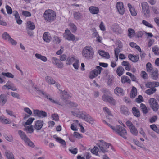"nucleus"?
I'll use <instances>...</instances> for the list:
<instances>
[{"mask_svg":"<svg viewBox=\"0 0 159 159\" xmlns=\"http://www.w3.org/2000/svg\"><path fill=\"white\" fill-rule=\"evenodd\" d=\"M142 23L146 26L151 28H153V26L151 24L145 20L142 21Z\"/></svg>","mask_w":159,"mask_h":159,"instance_id":"52","label":"nucleus"},{"mask_svg":"<svg viewBox=\"0 0 159 159\" xmlns=\"http://www.w3.org/2000/svg\"><path fill=\"white\" fill-rule=\"evenodd\" d=\"M128 57L129 60H131L134 62H137L139 58L138 55H133L131 54H129Z\"/></svg>","mask_w":159,"mask_h":159,"instance_id":"16","label":"nucleus"},{"mask_svg":"<svg viewBox=\"0 0 159 159\" xmlns=\"http://www.w3.org/2000/svg\"><path fill=\"white\" fill-rule=\"evenodd\" d=\"M56 139V140L62 145H65L66 143L65 141L60 137L55 138L53 137Z\"/></svg>","mask_w":159,"mask_h":159,"instance_id":"41","label":"nucleus"},{"mask_svg":"<svg viewBox=\"0 0 159 159\" xmlns=\"http://www.w3.org/2000/svg\"><path fill=\"white\" fill-rule=\"evenodd\" d=\"M22 14L26 17H30L31 16V13L26 11H22Z\"/></svg>","mask_w":159,"mask_h":159,"instance_id":"56","label":"nucleus"},{"mask_svg":"<svg viewBox=\"0 0 159 159\" xmlns=\"http://www.w3.org/2000/svg\"><path fill=\"white\" fill-rule=\"evenodd\" d=\"M7 101V97L4 94H2L0 95V103L2 105H4Z\"/></svg>","mask_w":159,"mask_h":159,"instance_id":"23","label":"nucleus"},{"mask_svg":"<svg viewBox=\"0 0 159 159\" xmlns=\"http://www.w3.org/2000/svg\"><path fill=\"white\" fill-rule=\"evenodd\" d=\"M153 82H148L146 84V87L150 88H155Z\"/></svg>","mask_w":159,"mask_h":159,"instance_id":"45","label":"nucleus"},{"mask_svg":"<svg viewBox=\"0 0 159 159\" xmlns=\"http://www.w3.org/2000/svg\"><path fill=\"white\" fill-rule=\"evenodd\" d=\"M122 65L123 66H125V69L126 70H130L129 66V64L128 62L125 61H123L122 62Z\"/></svg>","mask_w":159,"mask_h":159,"instance_id":"47","label":"nucleus"},{"mask_svg":"<svg viewBox=\"0 0 159 159\" xmlns=\"http://www.w3.org/2000/svg\"><path fill=\"white\" fill-rule=\"evenodd\" d=\"M142 11L143 12L147 10H149V7L148 4L146 2H143L141 4Z\"/></svg>","mask_w":159,"mask_h":159,"instance_id":"34","label":"nucleus"},{"mask_svg":"<svg viewBox=\"0 0 159 159\" xmlns=\"http://www.w3.org/2000/svg\"><path fill=\"white\" fill-rule=\"evenodd\" d=\"M85 120L90 124H93L94 121V119L88 114L86 117Z\"/></svg>","mask_w":159,"mask_h":159,"instance_id":"40","label":"nucleus"},{"mask_svg":"<svg viewBox=\"0 0 159 159\" xmlns=\"http://www.w3.org/2000/svg\"><path fill=\"white\" fill-rule=\"evenodd\" d=\"M120 111L121 113L125 115H128L129 113V110L126 106H122L120 108Z\"/></svg>","mask_w":159,"mask_h":159,"instance_id":"17","label":"nucleus"},{"mask_svg":"<svg viewBox=\"0 0 159 159\" xmlns=\"http://www.w3.org/2000/svg\"><path fill=\"white\" fill-rule=\"evenodd\" d=\"M45 80L48 84L53 85L56 83L55 81L49 76H47L45 77Z\"/></svg>","mask_w":159,"mask_h":159,"instance_id":"20","label":"nucleus"},{"mask_svg":"<svg viewBox=\"0 0 159 159\" xmlns=\"http://www.w3.org/2000/svg\"><path fill=\"white\" fill-rule=\"evenodd\" d=\"M147 71H148L149 70H147ZM151 71V76L154 79H156L158 78V72L157 70H150Z\"/></svg>","mask_w":159,"mask_h":159,"instance_id":"28","label":"nucleus"},{"mask_svg":"<svg viewBox=\"0 0 159 159\" xmlns=\"http://www.w3.org/2000/svg\"><path fill=\"white\" fill-rule=\"evenodd\" d=\"M75 60V58L73 57H68L66 60V64H69L74 61Z\"/></svg>","mask_w":159,"mask_h":159,"instance_id":"44","label":"nucleus"},{"mask_svg":"<svg viewBox=\"0 0 159 159\" xmlns=\"http://www.w3.org/2000/svg\"><path fill=\"white\" fill-rule=\"evenodd\" d=\"M114 92L115 94L118 93L121 96H123L124 94L123 89L120 87L116 88L114 90Z\"/></svg>","mask_w":159,"mask_h":159,"instance_id":"22","label":"nucleus"},{"mask_svg":"<svg viewBox=\"0 0 159 159\" xmlns=\"http://www.w3.org/2000/svg\"><path fill=\"white\" fill-rule=\"evenodd\" d=\"M64 37L68 40L73 41L75 39V36L71 34L68 30H65V32L64 34Z\"/></svg>","mask_w":159,"mask_h":159,"instance_id":"8","label":"nucleus"},{"mask_svg":"<svg viewBox=\"0 0 159 159\" xmlns=\"http://www.w3.org/2000/svg\"><path fill=\"white\" fill-rule=\"evenodd\" d=\"M20 137L26 145L32 148H34V147L35 145L33 142H32L30 140V139L27 137L24 132L21 130Z\"/></svg>","mask_w":159,"mask_h":159,"instance_id":"5","label":"nucleus"},{"mask_svg":"<svg viewBox=\"0 0 159 159\" xmlns=\"http://www.w3.org/2000/svg\"><path fill=\"white\" fill-rule=\"evenodd\" d=\"M52 63L56 65L59 68L61 69L63 67V64L57 58L53 57L52 59Z\"/></svg>","mask_w":159,"mask_h":159,"instance_id":"13","label":"nucleus"},{"mask_svg":"<svg viewBox=\"0 0 159 159\" xmlns=\"http://www.w3.org/2000/svg\"><path fill=\"white\" fill-rule=\"evenodd\" d=\"M35 56L37 58L40 59L44 62H46L47 61L46 57L45 56L42 55L40 54L36 53L35 54Z\"/></svg>","mask_w":159,"mask_h":159,"instance_id":"26","label":"nucleus"},{"mask_svg":"<svg viewBox=\"0 0 159 159\" xmlns=\"http://www.w3.org/2000/svg\"><path fill=\"white\" fill-rule=\"evenodd\" d=\"M6 8L7 13L8 14H11L12 12V11L11 7L8 5L6 6Z\"/></svg>","mask_w":159,"mask_h":159,"instance_id":"55","label":"nucleus"},{"mask_svg":"<svg viewBox=\"0 0 159 159\" xmlns=\"http://www.w3.org/2000/svg\"><path fill=\"white\" fill-rule=\"evenodd\" d=\"M3 136L5 139L11 142L13 140V138L11 135L8 136L6 134H4Z\"/></svg>","mask_w":159,"mask_h":159,"instance_id":"48","label":"nucleus"},{"mask_svg":"<svg viewBox=\"0 0 159 159\" xmlns=\"http://www.w3.org/2000/svg\"><path fill=\"white\" fill-rule=\"evenodd\" d=\"M51 117L53 120L58 121L59 120V116L57 114L55 113L52 114Z\"/></svg>","mask_w":159,"mask_h":159,"instance_id":"57","label":"nucleus"},{"mask_svg":"<svg viewBox=\"0 0 159 159\" xmlns=\"http://www.w3.org/2000/svg\"><path fill=\"white\" fill-rule=\"evenodd\" d=\"M43 16L46 20L50 22L55 19L56 14L53 10H47L45 11Z\"/></svg>","mask_w":159,"mask_h":159,"instance_id":"1","label":"nucleus"},{"mask_svg":"<svg viewBox=\"0 0 159 159\" xmlns=\"http://www.w3.org/2000/svg\"><path fill=\"white\" fill-rule=\"evenodd\" d=\"M34 120L35 119L34 118H30L28 119L26 122L23 123V125L25 127L26 125H30Z\"/></svg>","mask_w":159,"mask_h":159,"instance_id":"31","label":"nucleus"},{"mask_svg":"<svg viewBox=\"0 0 159 159\" xmlns=\"http://www.w3.org/2000/svg\"><path fill=\"white\" fill-rule=\"evenodd\" d=\"M99 54L101 56L105 57V58L108 59L110 58V56L109 53L107 52H104V51L101 50H99Z\"/></svg>","mask_w":159,"mask_h":159,"instance_id":"25","label":"nucleus"},{"mask_svg":"<svg viewBox=\"0 0 159 159\" xmlns=\"http://www.w3.org/2000/svg\"><path fill=\"white\" fill-rule=\"evenodd\" d=\"M100 143L98 144L99 148V152H102L103 153L107 152L108 151L107 149L110 146H111V144L104 142L102 140H100Z\"/></svg>","mask_w":159,"mask_h":159,"instance_id":"4","label":"nucleus"},{"mask_svg":"<svg viewBox=\"0 0 159 159\" xmlns=\"http://www.w3.org/2000/svg\"><path fill=\"white\" fill-rule=\"evenodd\" d=\"M114 78L113 76H109L107 84L109 86L112 85L114 82Z\"/></svg>","mask_w":159,"mask_h":159,"instance_id":"43","label":"nucleus"},{"mask_svg":"<svg viewBox=\"0 0 159 159\" xmlns=\"http://www.w3.org/2000/svg\"><path fill=\"white\" fill-rule=\"evenodd\" d=\"M116 7L117 9L120 14L121 15L124 14L125 10L122 2H117L116 4Z\"/></svg>","mask_w":159,"mask_h":159,"instance_id":"11","label":"nucleus"},{"mask_svg":"<svg viewBox=\"0 0 159 159\" xmlns=\"http://www.w3.org/2000/svg\"><path fill=\"white\" fill-rule=\"evenodd\" d=\"M132 110L133 114L135 116L137 117H139L140 116V111L135 107H133L132 108Z\"/></svg>","mask_w":159,"mask_h":159,"instance_id":"21","label":"nucleus"},{"mask_svg":"<svg viewBox=\"0 0 159 159\" xmlns=\"http://www.w3.org/2000/svg\"><path fill=\"white\" fill-rule=\"evenodd\" d=\"M82 54L83 56L86 59L92 58L93 54L92 48L89 46L85 47L83 50Z\"/></svg>","mask_w":159,"mask_h":159,"instance_id":"2","label":"nucleus"},{"mask_svg":"<svg viewBox=\"0 0 159 159\" xmlns=\"http://www.w3.org/2000/svg\"><path fill=\"white\" fill-rule=\"evenodd\" d=\"M69 25L72 29V31L73 32H75L76 31V27L73 23H70L69 24Z\"/></svg>","mask_w":159,"mask_h":159,"instance_id":"50","label":"nucleus"},{"mask_svg":"<svg viewBox=\"0 0 159 159\" xmlns=\"http://www.w3.org/2000/svg\"><path fill=\"white\" fill-rule=\"evenodd\" d=\"M117 134L122 137L125 139H127L126 135L127 134V131L126 129L124 127L119 125L116 126V129L114 131Z\"/></svg>","mask_w":159,"mask_h":159,"instance_id":"3","label":"nucleus"},{"mask_svg":"<svg viewBox=\"0 0 159 159\" xmlns=\"http://www.w3.org/2000/svg\"><path fill=\"white\" fill-rule=\"evenodd\" d=\"M119 26L117 24H115L113 26V31L115 32L119 31Z\"/></svg>","mask_w":159,"mask_h":159,"instance_id":"54","label":"nucleus"},{"mask_svg":"<svg viewBox=\"0 0 159 159\" xmlns=\"http://www.w3.org/2000/svg\"><path fill=\"white\" fill-rule=\"evenodd\" d=\"M2 74L4 76H5L6 77L9 78H13L14 77V75L11 73L7 72V73H4L2 72Z\"/></svg>","mask_w":159,"mask_h":159,"instance_id":"51","label":"nucleus"},{"mask_svg":"<svg viewBox=\"0 0 159 159\" xmlns=\"http://www.w3.org/2000/svg\"><path fill=\"white\" fill-rule=\"evenodd\" d=\"M149 103L151 107L153 110L157 111L159 108V105L157 101L154 98H151L149 101Z\"/></svg>","mask_w":159,"mask_h":159,"instance_id":"6","label":"nucleus"},{"mask_svg":"<svg viewBox=\"0 0 159 159\" xmlns=\"http://www.w3.org/2000/svg\"><path fill=\"white\" fill-rule=\"evenodd\" d=\"M43 40L47 43L49 42L52 39L50 34L48 32H45L43 34Z\"/></svg>","mask_w":159,"mask_h":159,"instance_id":"15","label":"nucleus"},{"mask_svg":"<svg viewBox=\"0 0 159 159\" xmlns=\"http://www.w3.org/2000/svg\"><path fill=\"white\" fill-rule=\"evenodd\" d=\"M88 115V114H87L85 112L82 111L81 112V115L80 118L82 119H84L85 120L86 119V117Z\"/></svg>","mask_w":159,"mask_h":159,"instance_id":"63","label":"nucleus"},{"mask_svg":"<svg viewBox=\"0 0 159 159\" xmlns=\"http://www.w3.org/2000/svg\"><path fill=\"white\" fill-rule=\"evenodd\" d=\"M33 113L34 116L39 118H44L47 116V113L46 112L38 109L34 110Z\"/></svg>","mask_w":159,"mask_h":159,"instance_id":"9","label":"nucleus"},{"mask_svg":"<svg viewBox=\"0 0 159 159\" xmlns=\"http://www.w3.org/2000/svg\"><path fill=\"white\" fill-rule=\"evenodd\" d=\"M54 43L56 44H59L60 42V39L57 36L54 37V39L53 40Z\"/></svg>","mask_w":159,"mask_h":159,"instance_id":"64","label":"nucleus"},{"mask_svg":"<svg viewBox=\"0 0 159 159\" xmlns=\"http://www.w3.org/2000/svg\"><path fill=\"white\" fill-rule=\"evenodd\" d=\"M35 28L34 24L30 21H28L26 23V30H33Z\"/></svg>","mask_w":159,"mask_h":159,"instance_id":"18","label":"nucleus"},{"mask_svg":"<svg viewBox=\"0 0 159 159\" xmlns=\"http://www.w3.org/2000/svg\"><path fill=\"white\" fill-rule=\"evenodd\" d=\"M135 101L138 103H140L143 101V98L141 95H139L136 98Z\"/></svg>","mask_w":159,"mask_h":159,"instance_id":"49","label":"nucleus"},{"mask_svg":"<svg viewBox=\"0 0 159 159\" xmlns=\"http://www.w3.org/2000/svg\"><path fill=\"white\" fill-rule=\"evenodd\" d=\"M5 154L7 159H14L13 154L9 151H6Z\"/></svg>","mask_w":159,"mask_h":159,"instance_id":"32","label":"nucleus"},{"mask_svg":"<svg viewBox=\"0 0 159 159\" xmlns=\"http://www.w3.org/2000/svg\"><path fill=\"white\" fill-rule=\"evenodd\" d=\"M10 37L9 34L7 32H4L2 35V38L6 40H8Z\"/></svg>","mask_w":159,"mask_h":159,"instance_id":"46","label":"nucleus"},{"mask_svg":"<svg viewBox=\"0 0 159 159\" xmlns=\"http://www.w3.org/2000/svg\"><path fill=\"white\" fill-rule=\"evenodd\" d=\"M131 133L134 136H137L138 134V131L135 126L134 125L129 128Z\"/></svg>","mask_w":159,"mask_h":159,"instance_id":"24","label":"nucleus"},{"mask_svg":"<svg viewBox=\"0 0 159 159\" xmlns=\"http://www.w3.org/2000/svg\"><path fill=\"white\" fill-rule=\"evenodd\" d=\"M43 121L41 120H38L35 122L34 126V128L37 130H40L43 126Z\"/></svg>","mask_w":159,"mask_h":159,"instance_id":"12","label":"nucleus"},{"mask_svg":"<svg viewBox=\"0 0 159 159\" xmlns=\"http://www.w3.org/2000/svg\"><path fill=\"white\" fill-rule=\"evenodd\" d=\"M7 41L13 45H16L17 44V42L12 39L11 37H10V38H9V39Z\"/></svg>","mask_w":159,"mask_h":159,"instance_id":"58","label":"nucleus"},{"mask_svg":"<svg viewBox=\"0 0 159 159\" xmlns=\"http://www.w3.org/2000/svg\"><path fill=\"white\" fill-rule=\"evenodd\" d=\"M140 107L141 109V111L143 114H146L148 112L147 108L145 104L141 103Z\"/></svg>","mask_w":159,"mask_h":159,"instance_id":"35","label":"nucleus"},{"mask_svg":"<svg viewBox=\"0 0 159 159\" xmlns=\"http://www.w3.org/2000/svg\"><path fill=\"white\" fill-rule=\"evenodd\" d=\"M13 13L17 23L18 24H20V17L18 12L16 11H14Z\"/></svg>","mask_w":159,"mask_h":159,"instance_id":"37","label":"nucleus"},{"mask_svg":"<svg viewBox=\"0 0 159 159\" xmlns=\"http://www.w3.org/2000/svg\"><path fill=\"white\" fill-rule=\"evenodd\" d=\"M89 9L90 12L93 14H97L99 11L98 8L94 6L90 7Z\"/></svg>","mask_w":159,"mask_h":159,"instance_id":"19","label":"nucleus"},{"mask_svg":"<svg viewBox=\"0 0 159 159\" xmlns=\"http://www.w3.org/2000/svg\"><path fill=\"white\" fill-rule=\"evenodd\" d=\"M156 91L155 88H150L146 91V93L148 95H151L154 93Z\"/></svg>","mask_w":159,"mask_h":159,"instance_id":"38","label":"nucleus"},{"mask_svg":"<svg viewBox=\"0 0 159 159\" xmlns=\"http://www.w3.org/2000/svg\"><path fill=\"white\" fill-rule=\"evenodd\" d=\"M24 130L28 132V133L31 134L34 132V128L33 125H29L25 127L24 129Z\"/></svg>","mask_w":159,"mask_h":159,"instance_id":"27","label":"nucleus"},{"mask_svg":"<svg viewBox=\"0 0 159 159\" xmlns=\"http://www.w3.org/2000/svg\"><path fill=\"white\" fill-rule=\"evenodd\" d=\"M101 70H92L91 71L89 74V78L93 79L97 77L99 74L101 73Z\"/></svg>","mask_w":159,"mask_h":159,"instance_id":"14","label":"nucleus"},{"mask_svg":"<svg viewBox=\"0 0 159 159\" xmlns=\"http://www.w3.org/2000/svg\"><path fill=\"white\" fill-rule=\"evenodd\" d=\"M143 16L146 18H149L150 16V11L149 10H147L143 12L142 11Z\"/></svg>","mask_w":159,"mask_h":159,"instance_id":"39","label":"nucleus"},{"mask_svg":"<svg viewBox=\"0 0 159 159\" xmlns=\"http://www.w3.org/2000/svg\"><path fill=\"white\" fill-rule=\"evenodd\" d=\"M74 16L75 20H78L82 18V15L79 12H76L74 14Z\"/></svg>","mask_w":159,"mask_h":159,"instance_id":"33","label":"nucleus"},{"mask_svg":"<svg viewBox=\"0 0 159 159\" xmlns=\"http://www.w3.org/2000/svg\"><path fill=\"white\" fill-rule=\"evenodd\" d=\"M121 81L122 83H130L131 80L127 76H123L121 78Z\"/></svg>","mask_w":159,"mask_h":159,"instance_id":"30","label":"nucleus"},{"mask_svg":"<svg viewBox=\"0 0 159 159\" xmlns=\"http://www.w3.org/2000/svg\"><path fill=\"white\" fill-rule=\"evenodd\" d=\"M130 11L131 15L133 16H135L137 14V12L135 11L134 8H131V9L130 10Z\"/></svg>","mask_w":159,"mask_h":159,"instance_id":"62","label":"nucleus"},{"mask_svg":"<svg viewBox=\"0 0 159 159\" xmlns=\"http://www.w3.org/2000/svg\"><path fill=\"white\" fill-rule=\"evenodd\" d=\"M128 36L130 38L134 36L135 31L134 29L132 28H129L128 30Z\"/></svg>","mask_w":159,"mask_h":159,"instance_id":"36","label":"nucleus"},{"mask_svg":"<svg viewBox=\"0 0 159 159\" xmlns=\"http://www.w3.org/2000/svg\"><path fill=\"white\" fill-rule=\"evenodd\" d=\"M102 99L104 101L107 102L111 105H115L116 102L115 100L112 97L109 95L104 94L102 96Z\"/></svg>","mask_w":159,"mask_h":159,"instance_id":"7","label":"nucleus"},{"mask_svg":"<svg viewBox=\"0 0 159 159\" xmlns=\"http://www.w3.org/2000/svg\"><path fill=\"white\" fill-rule=\"evenodd\" d=\"M44 96L48 99L51 102L56 104L59 105H61V103L58 101H57L54 100L53 98L51 97V96L48 94H47L44 91H40Z\"/></svg>","mask_w":159,"mask_h":159,"instance_id":"10","label":"nucleus"},{"mask_svg":"<svg viewBox=\"0 0 159 159\" xmlns=\"http://www.w3.org/2000/svg\"><path fill=\"white\" fill-rule=\"evenodd\" d=\"M141 76L144 79H146L148 77V75L147 73L144 71H142L141 73Z\"/></svg>","mask_w":159,"mask_h":159,"instance_id":"60","label":"nucleus"},{"mask_svg":"<svg viewBox=\"0 0 159 159\" xmlns=\"http://www.w3.org/2000/svg\"><path fill=\"white\" fill-rule=\"evenodd\" d=\"M120 52V49L118 48H116L115 49L114 52L116 58V61H117L118 60L119 54Z\"/></svg>","mask_w":159,"mask_h":159,"instance_id":"42","label":"nucleus"},{"mask_svg":"<svg viewBox=\"0 0 159 159\" xmlns=\"http://www.w3.org/2000/svg\"><path fill=\"white\" fill-rule=\"evenodd\" d=\"M99 151V149L97 147H94L93 149L91 150V152L95 154L96 155H98V152Z\"/></svg>","mask_w":159,"mask_h":159,"instance_id":"53","label":"nucleus"},{"mask_svg":"<svg viewBox=\"0 0 159 159\" xmlns=\"http://www.w3.org/2000/svg\"><path fill=\"white\" fill-rule=\"evenodd\" d=\"M152 51L154 52V54L156 55H158L157 52L159 50V48L157 47H154L152 48Z\"/></svg>","mask_w":159,"mask_h":159,"instance_id":"61","label":"nucleus"},{"mask_svg":"<svg viewBox=\"0 0 159 159\" xmlns=\"http://www.w3.org/2000/svg\"><path fill=\"white\" fill-rule=\"evenodd\" d=\"M137 89L135 87L133 86L130 94L131 97L133 98H134L137 95Z\"/></svg>","mask_w":159,"mask_h":159,"instance_id":"29","label":"nucleus"},{"mask_svg":"<svg viewBox=\"0 0 159 159\" xmlns=\"http://www.w3.org/2000/svg\"><path fill=\"white\" fill-rule=\"evenodd\" d=\"M125 124L129 128L134 125L132 124V122L129 120L127 121L125 123Z\"/></svg>","mask_w":159,"mask_h":159,"instance_id":"59","label":"nucleus"}]
</instances>
